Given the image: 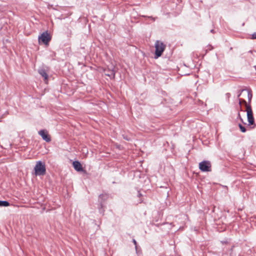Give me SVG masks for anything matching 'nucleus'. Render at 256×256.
<instances>
[{
	"label": "nucleus",
	"instance_id": "obj_25",
	"mask_svg": "<svg viewBox=\"0 0 256 256\" xmlns=\"http://www.w3.org/2000/svg\"><path fill=\"white\" fill-rule=\"evenodd\" d=\"M124 139H126V140H129L127 138V137H126V138H125V137H124Z\"/></svg>",
	"mask_w": 256,
	"mask_h": 256
},
{
	"label": "nucleus",
	"instance_id": "obj_6",
	"mask_svg": "<svg viewBox=\"0 0 256 256\" xmlns=\"http://www.w3.org/2000/svg\"><path fill=\"white\" fill-rule=\"evenodd\" d=\"M38 134L42 137V139L47 142L51 141V136L48 130L45 129L40 130L38 132Z\"/></svg>",
	"mask_w": 256,
	"mask_h": 256
},
{
	"label": "nucleus",
	"instance_id": "obj_19",
	"mask_svg": "<svg viewBox=\"0 0 256 256\" xmlns=\"http://www.w3.org/2000/svg\"><path fill=\"white\" fill-rule=\"evenodd\" d=\"M252 40H254V39H256V32L253 33L252 35H251V38H250Z\"/></svg>",
	"mask_w": 256,
	"mask_h": 256
},
{
	"label": "nucleus",
	"instance_id": "obj_3",
	"mask_svg": "<svg viewBox=\"0 0 256 256\" xmlns=\"http://www.w3.org/2000/svg\"><path fill=\"white\" fill-rule=\"evenodd\" d=\"M166 44L163 42L157 40L154 44L155 52L154 54V58L157 59L162 54L166 48Z\"/></svg>",
	"mask_w": 256,
	"mask_h": 256
},
{
	"label": "nucleus",
	"instance_id": "obj_5",
	"mask_svg": "<svg viewBox=\"0 0 256 256\" xmlns=\"http://www.w3.org/2000/svg\"><path fill=\"white\" fill-rule=\"evenodd\" d=\"M39 42L47 44L51 40V36L48 31L43 32L38 38Z\"/></svg>",
	"mask_w": 256,
	"mask_h": 256
},
{
	"label": "nucleus",
	"instance_id": "obj_28",
	"mask_svg": "<svg viewBox=\"0 0 256 256\" xmlns=\"http://www.w3.org/2000/svg\"><path fill=\"white\" fill-rule=\"evenodd\" d=\"M221 242H222V244H224V241L222 240V241H221Z\"/></svg>",
	"mask_w": 256,
	"mask_h": 256
},
{
	"label": "nucleus",
	"instance_id": "obj_9",
	"mask_svg": "<svg viewBox=\"0 0 256 256\" xmlns=\"http://www.w3.org/2000/svg\"><path fill=\"white\" fill-rule=\"evenodd\" d=\"M72 166L74 169L78 172H82L84 170L82 164L78 160L73 162Z\"/></svg>",
	"mask_w": 256,
	"mask_h": 256
},
{
	"label": "nucleus",
	"instance_id": "obj_23",
	"mask_svg": "<svg viewBox=\"0 0 256 256\" xmlns=\"http://www.w3.org/2000/svg\"><path fill=\"white\" fill-rule=\"evenodd\" d=\"M210 32L212 33H214L215 32V30H214V29H212L210 30Z\"/></svg>",
	"mask_w": 256,
	"mask_h": 256
},
{
	"label": "nucleus",
	"instance_id": "obj_14",
	"mask_svg": "<svg viewBox=\"0 0 256 256\" xmlns=\"http://www.w3.org/2000/svg\"><path fill=\"white\" fill-rule=\"evenodd\" d=\"M252 94L250 90L248 91V102L249 104L250 103L252 98Z\"/></svg>",
	"mask_w": 256,
	"mask_h": 256
},
{
	"label": "nucleus",
	"instance_id": "obj_17",
	"mask_svg": "<svg viewBox=\"0 0 256 256\" xmlns=\"http://www.w3.org/2000/svg\"><path fill=\"white\" fill-rule=\"evenodd\" d=\"M132 242L135 245V248H136V252H137L138 246H137V242H136V240L135 239H132Z\"/></svg>",
	"mask_w": 256,
	"mask_h": 256
},
{
	"label": "nucleus",
	"instance_id": "obj_29",
	"mask_svg": "<svg viewBox=\"0 0 256 256\" xmlns=\"http://www.w3.org/2000/svg\"><path fill=\"white\" fill-rule=\"evenodd\" d=\"M138 16H145L144 15H139Z\"/></svg>",
	"mask_w": 256,
	"mask_h": 256
},
{
	"label": "nucleus",
	"instance_id": "obj_13",
	"mask_svg": "<svg viewBox=\"0 0 256 256\" xmlns=\"http://www.w3.org/2000/svg\"><path fill=\"white\" fill-rule=\"evenodd\" d=\"M238 127L240 128V130L242 132H246V127L243 126L241 124L239 123L238 124Z\"/></svg>",
	"mask_w": 256,
	"mask_h": 256
},
{
	"label": "nucleus",
	"instance_id": "obj_2",
	"mask_svg": "<svg viewBox=\"0 0 256 256\" xmlns=\"http://www.w3.org/2000/svg\"><path fill=\"white\" fill-rule=\"evenodd\" d=\"M34 170L35 176H44L46 174V166L44 162L42 160L37 161Z\"/></svg>",
	"mask_w": 256,
	"mask_h": 256
},
{
	"label": "nucleus",
	"instance_id": "obj_21",
	"mask_svg": "<svg viewBox=\"0 0 256 256\" xmlns=\"http://www.w3.org/2000/svg\"><path fill=\"white\" fill-rule=\"evenodd\" d=\"M226 96L228 98L230 97V93H226Z\"/></svg>",
	"mask_w": 256,
	"mask_h": 256
},
{
	"label": "nucleus",
	"instance_id": "obj_7",
	"mask_svg": "<svg viewBox=\"0 0 256 256\" xmlns=\"http://www.w3.org/2000/svg\"><path fill=\"white\" fill-rule=\"evenodd\" d=\"M104 74L106 76H109L110 78L114 79L116 75V70L114 67L112 66V68H108L104 70Z\"/></svg>",
	"mask_w": 256,
	"mask_h": 256
},
{
	"label": "nucleus",
	"instance_id": "obj_22",
	"mask_svg": "<svg viewBox=\"0 0 256 256\" xmlns=\"http://www.w3.org/2000/svg\"><path fill=\"white\" fill-rule=\"evenodd\" d=\"M143 201L144 200H143L142 198H140L138 203V204H141V203H142L143 202Z\"/></svg>",
	"mask_w": 256,
	"mask_h": 256
},
{
	"label": "nucleus",
	"instance_id": "obj_12",
	"mask_svg": "<svg viewBox=\"0 0 256 256\" xmlns=\"http://www.w3.org/2000/svg\"><path fill=\"white\" fill-rule=\"evenodd\" d=\"M10 206V203L8 200H0V207H7Z\"/></svg>",
	"mask_w": 256,
	"mask_h": 256
},
{
	"label": "nucleus",
	"instance_id": "obj_30",
	"mask_svg": "<svg viewBox=\"0 0 256 256\" xmlns=\"http://www.w3.org/2000/svg\"><path fill=\"white\" fill-rule=\"evenodd\" d=\"M58 19H62L60 17H58Z\"/></svg>",
	"mask_w": 256,
	"mask_h": 256
},
{
	"label": "nucleus",
	"instance_id": "obj_8",
	"mask_svg": "<svg viewBox=\"0 0 256 256\" xmlns=\"http://www.w3.org/2000/svg\"><path fill=\"white\" fill-rule=\"evenodd\" d=\"M109 195L108 194H102L98 196V204L106 205V202L108 198Z\"/></svg>",
	"mask_w": 256,
	"mask_h": 256
},
{
	"label": "nucleus",
	"instance_id": "obj_16",
	"mask_svg": "<svg viewBox=\"0 0 256 256\" xmlns=\"http://www.w3.org/2000/svg\"><path fill=\"white\" fill-rule=\"evenodd\" d=\"M238 119H239L242 124H246V122H244V120H243L242 118L240 112H238V116L236 118V120H238Z\"/></svg>",
	"mask_w": 256,
	"mask_h": 256
},
{
	"label": "nucleus",
	"instance_id": "obj_4",
	"mask_svg": "<svg viewBox=\"0 0 256 256\" xmlns=\"http://www.w3.org/2000/svg\"><path fill=\"white\" fill-rule=\"evenodd\" d=\"M198 168L202 172H210L212 171V164L208 160H204L199 162Z\"/></svg>",
	"mask_w": 256,
	"mask_h": 256
},
{
	"label": "nucleus",
	"instance_id": "obj_15",
	"mask_svg": "<svg viewBox=\"0 0 256 256\" xmlns=\"http://www.w3.org/2000/svg\"><path fill=\"white\" fill-rule=\"evenodd\" d=\"M214 48V47L210 45V44H208L207 46H206V48L205 50V54H204V55H206V53L208 52V51H210L211 50H212V49Z\"/></svg>",
	"mask_w": 256,
	"mask_h": 256
},
{
	"label": "nucleus",
	"instance_id": "obj_18",
	"mask_svg": "<svg viewBox=\"0 0 256 256\" xmlns=\"http://www.w3.org/2000/svg\"><path fill=\"white\" fill-rule=\"evenodd\" d=\"M55 56H56V52H50V56L52 57L53 60H54V57Z\"/></svg>",
	"mask_w": 256,
	"mask_h": 256
},
{
	"label": "nucleus",
	"instance_id": "obj_11",
	"mask_svg": "<svg viewBox=\"0 0 256 256\" xmlns=\"http://www.w3.org/2000/svg\"><path fill=\"white\" fill-rule=\"evenodd\" d=\"M106 207V205H103L102 204H98V212L102 216H104V214Z\"/></svg>",
	"mask_w": 256,
	"mask_h": 256
},
{
	"label": "nucleus",
	"instance_id": "obj_24",
	"mask_svg": "<svg viewBox=\"0 0 256 256\" xmlns=\"http://www.w3.org/2000/svg\"><path fill=\"white\" fill-rule=\"evenodd\" d=\"M239 104L240 106H241V101L240 99H239Z\"/></svg>",
	"mask_w": 256,
	"mask_h": 256
},
{
	"label": "nucleus",
	"instance_id": "obj_10",
	"mask_svg": "<svg viewBox=\"0 0 256 256\" xmlns=\"http://www.w3.org/2000/svg\"><path fill=\"white\" fill-rule=\"evenodd\" d=\"M38 72L42 77L44 78V81L48 80V76L44 68H40L38 70Z\"/></svg>",
	"mask_w": 256,
	"mask_h": 256
},
{
	"label": "nucleus",
	"instance_id": "obj_1",
	"mask_svg": "<svg viewBox=\"0 0 256 256\" xmlns=\"http://www.w3.org/2000/svg\"><path fill=\"white\" fill-rule=\"evenodd\" d=\"M244 102L246 104V112L247 119L248 122V126H250L251 128H254L256 126V124L254 122V119L251 106L250 104H247L245 100H244Z\"/></svg>",
	"mask_w": 256,
	"mask_h": 256
},
{
	"label": "nucleus",
	"instance_id": "obj_27",
	"mask_svg": "<svg viewBox=\"0 0 256 256\" xmlns=\"http://www.w3.org/2000/svg\"><path fill=\"white\" fill-rule=\"evenodd\" d=\"M154 21L155 20V18L154 17H151Z\"/></svg>",
	"mask_w": 256,
	"mask_h": 256
},
{
	"label": "nucleus",
	"instance_id": "obj_26",
	"mask_svg": "<svg viewBox=\"0 0 256 256\" xmlns=\"http://www.w3.org/2000/svg\"><path fill=\"white\" fill-rule=\"evenodd\" d=\"M139 17H136V16H134V18L135 19V20H136L138 19V18Z\"/></svg>",
	"mask_w": 256,
	"mask_h": 256
},
{
	"label": "nucleus",
	"instance_id": "obj_20",
	"mask_svg": "<svg viewBox=\"0 0 256 256\" xmlns=\"http://www.w3.org/2000/svg\"><path fill=\"white\" fill-rule=\"evenodd\" d=\"M137 196L138 197V198H140L141 196H142V194H141V192H140V191H138V194H137Z\"/></svg>",
	"mask_w": 256,
	"mask_h": 256
}]
</instances>
